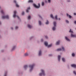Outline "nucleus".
I'll return each mask as SVG.
<instances>
[{
	"mask_svg": "<svg viewBox=\"0 0 76 76\" xmlns=\"http://www.w3.org/2000/svg\"><path fill=\"white\" fill-rule=\"evenodd\" d=\"M45 45V46L48 47H51L52 46V44H50L49 45H48V43L47 42H45L44 43Z\"/></svg>",
	"mask_w": 76,
	"mask_h": 76,
	"instance_id": "1",
	"label": "nucleus"
},
{
	"mask_svg": "<svg viewBox=\"0 0 76 76\" xmlns=\"http://www.w3.org/2000/svg\"><path fill=\"white\" fill-rule=\"evenodd\" d=\"M41 71L42 72V73H40L39 74V75L40 76H42V75H43V76L45 75V73L44 72V71L43 70V69H41Z\"/></svg>",
	"mask_w": 76,
	"mask_h": 76,
	"instance_id": "2",
	"label": "nucleus"
},
{
	"mask_svg": "<svg viewBox=\"0 0 76 76\" xmlns=\"http://www.w3.org/2000/svg\"><path fill=\"white\" fill-rule=\"evenodd\" d=\"M35 66V64H33V65H29V67L30 68V71L31 72L32 70V69H33V68H34V66Z\"/></svg>",
	"mask_w": 76,
	"mask_h": 76,
	"instance_id": "3",
	"label": "nucleus"
},
{
	"mask_svg": "<svg viewBox=\"0 0 76 76\" xmlns=\"http://www.w3.org/2000/svg\"><path fill=\"white\" fill-rule=\"evenodd\" d=\"M53 25L54 27L52 29L53 31H55L56 30V22H53Z\"/></svg>",
	"mask_w": 76,
	"mask_h": 76,
	"instance_id": "4",
	"label": "nucleus"
},
{
	"mask_svg": "<svg viewBox=\"0 0 76 76\" xmlns=\"http://www.w3.org/2000/svg\"><path fill=\"white\" fill-rule=\"evenodd\" d=\"M14 15H13V18H15V17H17L18 19H19V17L18 16L16 15V11H14Z\"/></svg>",
	"mask_w": 76,
	"mask_h": 76,
	"instance_id": "5",
	"label": "nucleus"
},
{
	"mask_svg": "<svg viewBox=\"0 0 76 76\" xmlns=\"http://www.w3.org/2000/svg\"><path fill=\"white\" fill-rule=\"evenodd\" d=\"M33 6H34V7H35L36 8H37V9L40 7V4H39V3L38 4V6H37V5L35 4H33Z\"/></svg>",
	"mask_w": 76,
	"mask_h": 76,
	"instance_id": "6",
	"label": "nucleus"
},
{
	"mask_svg": "<svg viewBox=\"0 0 76 76\" xmlns=\"http://www.w3.org/2000/svg\"><path fill=\"white\" fill-rule=\"evenodd\" d=\"M2 19H9V17L8 15L6 16H3L2 17Z\"/></svg>",
	"mask_w": 76,
	"mask_h": 76,
	"instance_id": "7",
	"label": "nucleus"
},
{
	"mask_svg": "<svg viewBox=\"0 0 76 76\" xmlns=\"http://www.w3.org/2000/svg\"><path fill=\"white\" fill-rule=\"evenodd\" d=\"M14 3H16V7H19V5L18 4H17L16 3V1H15V0H14Z\"/></svg>",
	"mask_w": 76,
	"mask_h": 76,
	"instance_id": "8",
	"label": "nucleus"
},
{
	"mask_svg": "<svg viewBox=\"0 0 76 76\" xmlns=\"http://www.w3.org/2000/svg\"><path fill=\"white\" fill-rule=\"evenodd\" d=\"M71 66L72 67H75V68H76V65L75 64H73L71 65Z\"/></svg>",
	"mask_w": 76,
	"mask_h": 76,
	"instance_id": "9",
	"label": "nucleus"
},
{
	"mask_svg": "<svg viewBox=\"0 0 76 76\" xmlns=\"http://www.w3.org/2000/svg\"><path fill=\"white\" fill-rule=\"evenodd\" d=\"M71 37H76V35H73L72 34H71Z\"/></svg>",
	"mask_w": 76,
	"mask_h": 76,
	"instance_id": "10",
	"label": "nucleus"
},
{
	"mask_svg": "<svg viewBox=\"0 0 76 76\" xmlns=\"http://www.w3.org/2000/svg\"><path fill=\"white\" fill-rule=\"evenodd\" d=\"M30 7H28L27 10H26V12H27V13H28V12H29V10H30Z\"/></svg>",
	"mask_w": 76,
	"mask_h": 76,
	"instance_id": "11",
	"label": "nucleus"
},
{
	"mask_svg": "<svg viewBox=\"0 0 76 76\" xmlns=\"http://www.w3.org/2000/svg\"><path fill=\"white\" fill-rule=\"evenodd\" d=\"M65 38L66 39V40H67V41H70V39H69L67 38V37H65Z\"/></svg>",
	"mask_w": 76,
	"mask_h": 76,
	"instance_id": "12",
	"label": "nucleus"
},
{
	"mask_svg": "<svg viewBox=\"0 0 76 76\" xmlns=\"http://www.w3.org/2000/svg\"><path fill=\"white\" fill-rule=\"evenodd\" d=\"M60 57H61V56H60V55H59L58 57V61H60Z\"/></svg>",
	"mask_w": 76,
	"mask_h": 76,
	"instance_id": "13",
	"label": "nucleus"
},
{
	"mask_svg": "<svg viewBox=\"0 0 76 76\" xmlns=\"http://www.w3.org/2000/svg\"><path fill=\"white\" fill-rule=\"evenodd\" d=\"M28 2V3H33V1L32 0H29Z\"/></svg>",
	"mask_w": 76,
	"mask_h": 76,
	"instance_id": "14",
	"label": "nucleus"
},
{
	"mask_svg": "<svg viewBox=\"0 0 76 76\" xmlns=\"http://www.w3.org/2000/svg\"><path fill=\"white\" fill-rule=\"evenodd\" d=\"M60 44V41H59L58 42H57L56 43V45H59Z\"/></svg>",
	"mask_w": 76,
	"mask_h": 76,
	"instance_id": "15",
	"label": "nucleus"
},
{
	"mask_svg": "<svg viewBox=\"0 0 76 76\" xmlns=\"http://www.w3.org/2000/svg\"><path fill=\"white\" fill-rule=\"evenodd\" d=\"M39 56H41V51L40 50L39 51Z\"/></svg>",
	"mask_w": 76,
	"mask_h": 76,
	"instance_id": "16",
	"label": "nucleus"
},
{
	"mask_svg": "<svg viewBox=\"0 0 76 76\" xmlns=\"http://www.w3.org/2000/svg\"><path fill=\"white\" fill-rule=\"evenodd\" d=\"M28 28H32V26L29 25V24L28 25Z\"/></svg>",
	"mask_w": 76,
	"mask_h": 76,
	"instance_id": "17",
	"label": "nucleus"
},
{
	"mask_svg": "<svg viewBox=\"0 0 76 76\" xmlns=\"http://www.w3.org/2000/svg\"><path fill=\"white\" fill-rule=\"evenodd\" d=\"M66 15L67 16H69V18H72V16H70V15H69L68 14H67Z\"/></svg>",
	"mask_w": 76,
	"mask_h": 76,
	"instance_id": "18",
	"label": "nucleus"
},
{
	"mask_svg": "<svg viewBox=\"0 0 76 76\" xmlns=\"http://www.w3.org/2000/svg\"><path fill=\"white\" fill-rule=\"evenodd\" d=\"M61 48L58 49H57L56 50V51H61Z\"/></svg>",
	"mask_w": 76,
	"mask_h": 76,
	"instance_id": "19",
	"label": "nucleus"
},
{
	"mask_svg": "<svg viewBox=\"0 0 76 76\" xmlns=\"http://www.w3.org/2000/svg\"><path fill=\"white\" fill-rule=\"evenodd\" d=\"M50 17L52 19H54V17H53V15H52V14L51 15H50Z\"/></svg>",
	"mask_w": 76,
	"mask_h": 76,
	"instance_id": "20",
	"label": "nucleus"
},
{
	"mask_svg": "<svg viewBox=\"0 0 76 76\" xmlns=\"http://www.w3.org/2000/svg\"><path fill=\"white\" fill-rule=\"evenodd\" d=\"M55 19L56 20H57V19H58V18H57V15L55 16Z\"/></svg>",
	"mask_w": 76,
	"mask_h": 76,
	"instance_id": "21",
	"label": "nucleus"
},
{
	"mask_svg": "<svg viewBox=\"0 0 76 76\" xmlns=\"http://www.w3.org/2000/svg\"><path fill=\"white\" fill-rule=\"evenodd\" d=\"M62 60L63 61H64H64H65V58H62Z\"/></svg>",
	"mask_w": 76,
	"mask_h": 76,
	"instance_id": "22",
	"label": "nucleus"
},
{
	"mask_svg": "<svg viewBox=\"0 0 76 76\" xmlns=\"http://www.w3.org/2000/svg\"><path fill=\"white\" fill-rule=\"evenodd\" d=\"M27 67H28V66L27 65H25L24 66V69H26Z\"/></svg>",
	"mask_w": 76,
	"mask_h": 76,
	"instance_id": "23",
	"label": "nucleus"
},
{
	"mask_svg": "<svg viewBox=\"0 0 76 76\" xmlns=\"http://www.w3.org/2000/svg\"><path fill=\"white\" fill-rule=\"evenodd\" d=\"M49 23V22H48V21L47 20L46 22V25H48V24Z\"/></svg>",
	"mask_w": 76,
	"mask_h": 76,
	"instance_id": "24",
	"label": "nucleus"
},
{
	"mask_svg": "<svg viewBox=\"0 0 76 76\" xmlns=\"http://www.w3.org/2000/svg\"><path fill=\"white\" fill-rule=\"evenodd\" d=\"M39 23L40 25H41V21H39Z\"/></svg>",
	"mask_w": 76,
	"mask_h": 76,
	"instance_id": "25",
	"label": "nucleus"
},
{
	"mask_svg": "<svg viewBox=\"0 0 76 76\" xmlns=\"http://www.w3.org/2000/svg\"><path fill=\"white\" fill-rule=\"evenodd\" d=\"M75 56V53H72V56H73V57H74V56Z\"/></svg>",
	"mask_w": 76,
	"mask_h": 76,
	"instance_id": "26",
	"label": "nucleus"
},
{
	"mask_svg": "<svg viewBox=\"0 0 76 76\" xmlns=\"http://www.w3.org/2000/svg\"><path fill=\"white\" fill-rule=\"evenodd\" d=\"M44 3L43 2H42V6H44Z\"/></svg>",
	"mask_w": 76,
	"mask_h": 76,
	"instance_id": "27",
	"label": "nucleus"
},
{
	"mask_svg": "<svg viewBox=\"0 0 76 76\" xmlns=\"http://www.w3.org/2000/svg\"><path fill=\"white\" fill-rule=\"evenodd\" d=\"M69 32H71V33H73V31H71V29H70V31H69Z\"/></svg>",
	"mask_w": 76,
	"mask_h": 76,
	"instance_id": "28",
	"label": "nucleus"
},
{
	"mask_svg": "<svg viewBox=\"0 0 76 76\" xmlns=\"http://www.w3.org/2000/svg\"><path fill=\"white\" fill-rule=\"evenodd\" d=\"M62 51H64V48L63 47H62Z\"/></svg>",
	"mask_w": 76,
	"mask_h": 76,
	"instance_id": "29",
	"label": "nucleus"
},
{
	"mask_svg": "<svg viewBox=\"0 0 76 76\" xmlns=\"http://www.w3.org/2000/svg\"><path fill=\"white\" fill-rule=\"evenodd\" d=\"M28 19H31V16L30 15L28 17Z\"/></svg>",
	"mask_w": 76,
	"mask_h": 76,
	"instance_id": "30",
	"label": "nucleus"
},
{
	"mask_svg": "<svg viewBox=\"0 0 76 76\" xmlns=\"http://www.w3.org/2000/svg\"><path fill=\"white\" fill-rule=\"evenodd\" d=\"M73 73L75 74V75H76V71H73Z\"/></svg>",
	"mask_w": 76,
	"mask_h": 76,
	"instance_id": "31",
	"label": "nucleus"
},
{
	"mask_svg": "<svg viewBox=\"0 0 76 76\" xmlns=\"http://www.w3.org/2000/svg\"><path fill=\"white\" fill-rule=\"evenodd\" d=\"M1 13H2V14H4V12H3V11L2 10L1 11Z\"/></svg>",
	"mask_w": 76,
	"mask_h": 76,
	"instance_id": "32",
	"label": "nucleus"
},
{
	"mask_svg": "<svg viewBox=\"0 0 76 76\" xmlns=\"http://www.w3.org/2000/svg\"><path fill=\"white\" fill-rule=\"evenodd\" d=\"M25 56H28V54L27 53H26L25 54Z\"/></svg>",
	"mask_w": 76,
	"mask_h": 76,
	"instance_id": "33",
	"label": "nucleus"
},
{
	"mask_svg": "<svg viewBox=\"0 0 76 76\" xmlns=\"http://www.w3.org/2000/svg\"><path fill=\"white\" fill-rule=\"evenodd\" d=\"M18 26H16L15 27V29H18Z\"/></svg>",
	"mask_w": 76,
	"mask_h": 76,
	"instance_id": "34",
	"label": "nucleus"
},
{
	"mask_svg": "<svg viewBox=\"0 0 76 76\" xmlns=\"http://www.w3.org/2000/svg\"><path fill=\"white\" fill-rule=\"evenodd\" d=\"M15 47H13L12 48V50H14V49H15Z\"/></svg>",
	"mask_w": 76,
	"mask_h": 76,
	"instance_id": "35",
	"label": "nucleus"
},
{
	"mask_svg": "<svg viewBox=\"0 0 76 76\" xmlns=\"http://www.w3.org/2000/svg\"><path fill=\"white\" fill-rule=\"evenodd\" d=\"M66 23H69V21H68L67 20H66Z\"/></svg>",
	"mask_w": 76,
	"mask_h": 76,
	"instance_id": "36",
	"label": "nucleus"
},
{
	"mask_svg": "<svg viewBox=\"0 0 76 76\" xmlns=\"http://www.w3.org/2000/svg\"><path fill=\"white\" fill-rule=\"evenodd\" d=\"M24 14L25 13L23 12H22V15H24Z\"/></svg>",
	"mask_w": 76,
	"mask_h": 76,
	"instance_id": "37",
	"label": "nucleus"
},
{
	"mask_svg": "<svg viewBox=\"0 0 76 76\" xmlns=\"http://www.w3.org/2000/svg\"><path fill=\"white\" fill-rule=\"evenodd\" d=\"M48 0L49 3H50V2H51V0Z\"/></svg>",
	"mask_w": 76,
	"mask_h": 76,
	"instance_id": "38",
	"label": "nucleus"
},
{
	"mask_svg": "<svg viewBox=\"0 0 76 76\" xmlns=\"http://www.w3.org/2000/svg\"><path fill=\"white\" fill-rule=\"evenodd\" d=\"M45 37V38H46V39L48 38V37L47 36H46Z\"/></svg>",
	"mask_w": 76,
	"mask_h": 76,
	"instance_id": "39",
	"label": "nucleus"
},
{
	"mask_svg": "<svg viewBox=\"0 0 76 76\" xmlns=\"http://www.w3.org/2000/svg\"><path fill=\"white\" fill-rule=\"evenodd\" d=\"M4 76H6V73H5L4 75Z\"/></svg>",
	"mask_w": 76,
	"mask_h": 76,
	"instance_id": "40",
	"label": "nucleus"
},
{
	"mask_svg": "<svg viewBox=\"0 0 76 76\" xmlns=\"http://www.w3.org/2000/svg\"><path fill=\"white\" fill-rule=\"evenodd\" d=\"M74 23L75 24H76V21H74Z\"/></svg>",
	"mask_w": 76,
	"mask_h": 76,
	"instance_id": "41",
	"label": "nucleus"
},
{
	"mask_svg": "<svg viewBox=\"0 0 76 76\" xmlns=\"http://www.w3.org/2000/svg\"><path fill=\"white\" fill-rule=\"evenodd\" d=\"M39 18H41V17L40 15H39Z\"/></svg>",
	"mask_w": 76,
	"mask_h": 76,
	"instance_id": "42",
	"label": "nucleus"
},
{
	"mask_svg": "<svg viewBox=\"0 0 76 76\" xmlns=\"http://www.w3.org/2000/svg\"><path fill=\"white\" fill-rule=\"evenodd\" d=\"M52 56V55H51V54H50V55H49V56Z\"/></svg>",
	"mask_w": 76,
	"mask_h": 76,
	"instance_id": "43",
	"label": "nucleus"
},
{
	"mask_svg": "<svg viewBox=\"0 0 76 76\" xmlns=\"http://www.w3.org/2000/svg\"><path fill=\"white\" fill-rule=\"evenodd\" d=\"M74 15H76V13H74Z\"/></svg>",
	"mask_w": 76,
	"mask_h": 76,
	"instance_id": "44",
	"label": "nucleus"
},
{
	"mask_svg": "<svg viewBox=\"0 0 76 76\" xmlns=\"http://www.w3.org/2000/svg\"><path fill=\"white\" fill-rule=\"evenodd\" d=\"M58 20H60V18H59L58 19Z\"/></svg>",
	"mask_w": 76,
	"mask_h": 76,
	"instance_id": "45",
	"label": "nucleus"
},
{
	"mask_svg": "<svg viewBox=\"0 0 76 76\" xmlns=\"http://www.w3.org/2000/svg\"><path fill=\"white\" fill-rule=\"evenodd\" d=\"M13 28L12 27H11V29H13Z\"/></svg>",
	"mask_w": 76,
	"mask_h": 76,
	"instance_id": "46",
	"label": "nucleus"
},
{
	"mask_svg": "<svg viewBox=\"0 0 76 76\" xmlns=\"http://www.w3.org/2000/svg\"><path fill=\"white\" fill-rule=\"evenodd\" d=\"M41 41H43V39H41Z\"/></svg>",
	"mask_w": 76,
	"mask_h": 76,
	"instance_id": "47",
	"label": "nucleus"
},
{
	"mask_svg": "<svg viewBox=\"0 0 76 76\" xmlns=\"http://www.w3.org/2000/svg\"><path fill=\"white\" fill-rule=\"evenodd\" d=\"M68 1V2H69V1H70L69 0V1Z\"/></svg>",
	"mask_w": 76,
	"mask_h": 76,
	"instance_id": "48",
	"label": "nucleus"
},
{
	"mask_svg": "<svg viewBox=\"0 0 76 76\" xmlns=\"http://www.w3.org/2000/svg\"><path fill=\"white\" fill-rule=\"evenodd\" d=\"M0 24H1V22H0Z\"/></svg>",
	"mask_w": 76,
	"mask_h": 76,
	"instance_id": "49",
	"label": "nucleus"
},
{
	"mask_svg": "<svg viewBox=\"0 0 76 76\" xmlns=\"http://www.w3.org/2000/svg\"><path fill=\"white\" fill-rule=\"evenodd\" d=\"M45 2H46H46H46V1H45Z\"/></svg>",
	"mask_w": 76,
	"mask_h": 76,
	"instance_id": "50",
	"label": "nucleus"
}]
</instances>
